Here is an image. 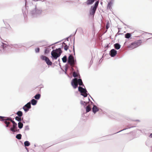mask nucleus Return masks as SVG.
<instances>
[{"mask_svg": "<svg viewBox=\"0 0 152 152\" xmlns=\"http://www.w3.org/2000/svg\"><path fill=\"white\" fill-rule=\"evenodd\" d=\"M131 36V34L130 33H127L125 35V37L126 38H129Z\"/></svg>", "mask_w": 152, "mask_h": 152, "instance_id": "25", "label": "nucleus"}, {"mask_svg": "<svg viewBox=\"0 0 152 152\" xmlns=\"http://www.w3.org/2000/svg\"><path fill=\"white\" fill-rule=\"evenodd\" d=\"M16 114L19 117H20L23 115V113L21 111H18Z\"/></svg>", "mask_w": 152, "mask_h": 152, "instance_id": "22", "label": "nucleus"}, {"mask_svg": "<svg viewBox=\"0 0 152 152\" xmlns=\"http://www.w3.org/2000/svg\"><path fill=\"white\" fill-rule=\"evenodd\" d=\"M117 54V51L114 49H112L110 51V54L112 57L115 56Z\"/></svg>", "mask_w": 152, "mask_h": 152, "instance_id": "11", "label": "nucleus"}, {"mask_svg": "<svg viewBox=\"0 0 152 152\" xmlns=\"http://www.w3.org/2000/svg\"><path fill=\"white\" fill-rule=\"evenodd\" d=\"M95 1V0H87L85 3L87 5L92 4Z\"/></svg>", "mask_w": 152, "mask_h": 152, "instance_id": "12", "label": "nucleus"}, {"mask_svg": "<svg viewBox=\"0 0 152 152\" xmlns=\"http://www.w3.org/2000/svg\"><path fill=\"white\" fill-rule=\"evenodd\" d=\"M71 85L74 89L76 88L78 86V81L77 78L73 79L71 82Z\"/></svg>", "mask_w": 152, "mask_h": 152, "instance_id": "5", "label": "nucleus"}, {"mask_svg": "<svg viewBox=\"0 0 152 152\" xmlns=\"http://www.w3.org/2000/svg\"><path fill=\"white\" fill-rule=\"evenodd\" d=\"M141 43V40H138L136 41L131 43L129 46V48L131 49H133L139 46Z\"/></svg>", "mask_w": 152, "mask_h": 152, "instance_id": "2", "label": "nucleus"}, {"mask_svg": "<svg viewBox=\"0 0 152 152\" xmlns=\"http://www.w3.org/2000/svg\"><path fill=\"white\" fill-rule=\"evenodd\" d=\"M68 62L72 67L74 66L75 62L74 58L72 55H70L69 56Z\"/></svg>", "mask_w": 152, "mask_h": 152, "instance_id": "3", "label": "nucleus"}, {"mask_svg": "<svg viewBox=\"0 0 152 152\" xmlns=\"http://www.w3.org/2000/svg\"><path fill=\"white\" fill-rule=\"evenodd\" d=\"M45 61L48 65H51L52 64V62L50 61V60L48 57L47 58V59Z\"/></svg>", "mask_w": 152, "mask_h": 152, "instance_id": "14", "label": "nucleus"}, {"mask_svg": "<svg viewBox=\"0 0 152 152\" xmlns=\"http://www.w3.org/2000/svg\"><path fill=\"white\" fill-rule=\"evenodd\" d=\"M109 24H107L106 25V28L107 29L108 28H109Z\"/></svg>", "mask_w": 152, "mask_h": 152, "instance_id": "34", "label": "nucleus"}, {"mask_svg": "<svg viewBox=\"0 0 152 152\" xmlns=\"http://www.w3.org/2000/svg\"><path fill=\"white\" fill-rule=\"evenodd\" d=\"M93 111L94 113H96V112L99 110V109L97 107L96 105H94L92 108Z\"/></svg>", "mask_w": 152, "mask_h": 152, "instance_id": "13", "label": "nucleus"}, {"mask_svg": "<svg viewBox=\"0 0 152 152\" xmlns=\"http://www.w3.org/2000/svg\"><path fill=\"white\" fill-rule=\"evenodd\" d=\"M73 75L74 77H76L77 76V75L75 72H73Z\"/></svg>", "mask_w": 152, "mask_h": 152, "instance_id": "31", "label": "nucleus"}, {"mask_svg": "<svg viewBox=\"0 0 152 152\" xmlns=\"http://www.w3.org/2000/svg\"><path fill=\"white\" fill-rule=\"evenodd\" d=\"M31 107V103L30 102H28L23 106V109L25 112L28 111L29 109Z\"/></svg>", "mask_w": 152, "mask_h": 152, "instance_id": "7", "label": "nucleus"}, {"mask_svg": "<svg viewBox=\"0 0 152 152\" xmlns=\"http://www.w3.org/2000/svg\"><path fill=\"white\" fill-rule=\"evenodd\" d=\"M78 91L81 93V95L85 97L87 96V91L86 89L83 88L82 87L79 86L78 87Z\"/></svg>", "mask_w": 152, "mask_h": 152, "instance_id": "4", "label": "nucleus"}, {"mask_svg": "<svg viewBox=\"0 0 152 152\" xmlns=\"http://www.w3.org/2000/svg\"><path fill=\"white\" fill-rule=\"evenodd\" d=\"M2 44L1 45V46L2 49L4 50L5 48H6L8 46V45L7 44L3 43H2Z\"/></svg>", "mask_w": 152, "mask_h": 152, "instance_id": "18", "label": "nucleus"}, {"mask_svg": "<svg viewBox=\"0 0 152 152\" xmlns=\"http://www.w3.org/2000/svg\"><path fill=\"white\" fill-rule=\"evenodd\" d=\"M7 120L11 121L13 124V125H17V123H16L14 121L12 120L11 118H7Z\"/></svg>", "mask_w": 152, "mask_h": 152, "instance_id": "17", "label": "nucleus"}, {"mask_svg": "<svg viewBox=\"0 0 152 152\" xmlns=\"http://www.w3.org/2000/svg\"><path fill=\"white\" fill-rule=\"evenodd\" d=\"M78 84L80 86L83 85L82 80L80 79H79L77 80Z\"/></svg>", "mask_w": 152, "mask_h": 152, "instance_id": "20", "label": "nucleus"}, {"mask_svg": "<svg viewBox=\"0 0 152 152\" xmlns=\"http://www.w3.org/2000/svg\"><path fill=\"white\" fill-rule=\"evenodd\" d=\"M17 125H13L12 127H11L10 130L13 132H15L17 131H18L19 130L17 129Z\"/></svg>", "mask_w": 152, "mask_h": 152, "instance_id": "9", "label": "nucleus"}, {"mask_svg": "<svg viewBox=\"0 0 152 152\" xmlns=\"http://www.w3.org/2000/svg\"><path fill=\"white\" fill-rule=\"evenodd\" d=\"M91 110L90 106L89 105H88L86 107V112H88Z\"/></svg>", "mask_w": 152, "mask_h": 152, "instance_id": "21", "label": "nucleus"}, {"mask_svg": "<svg viewBox=\"0 0 152 152\" xmlns=\"http://www.w3.org/2000/svg\"><path fill=\"white\" fill-rule=\"evenodd\" d=\"M22 135L20 134H17L16 136V138L18 140H20L21 138Z\"/></svg>", "mask_w": 152, "mask_h": 152, "instance_id": "27", "label": "nucleus"}, {"mask_svg": "<svg viewBox=\"0 0 152 152\" xmlns=\"http://www.w3.org/2000/svg\"><path fill=\"white\" fill-rule=\"evenodd\" d=\"M4 117H3L0 116V119H1V120L4 121V123L6 125V127H8L10 123V122L9 121H10L7 120V118L4 119Z\"/></svg>", "mask_w": 152, "mask_h": 152, "instance_id": "8", "label": "nucleus"}, {"mask_svg": "<svg viewBox=\"0 0 152 152\" xmlns=\"http://www.w3.org/2000/svg\"><path fill=\"white\" fill-rule=\"evenodd\" d=\"M18 127L20 129H21L23 128V124L21 122H19L18 123Z\"/></svg>", "mask_w": 152, "mask_h": 152, "instance_id": "24", "label": "nucleus"}, {"mask_svg": "<svg viewBox=\"0 0 152 152\" xmlns=\"http://www.w3.org/2000/svg\"><path fill=\"white\" fill-rule=\"evenodd\" d=\"M114 46L115 48L117 50L119 49L121 47L120 45L118 43L115 44L114 45Z\"/></svg>", "mask_w": 152, "mask_h": 152, "instance_id": "16", "label": "nucleus"}, {"mask_svg": "<svg viewBox=\"0 0 152 152\" xmlns=\"http://www.w3.org/2000/svg\"><path fill=\"white\" fill-rule=\"evenodd\" d=\"M62 53V51L60 48L56 49L55 50H53L51 52L52 57L55 59H56L57 58L60 56Z\"/></svg>", "mask_w": 152, "mask_h": 152, "instance_id": "1", "label": "nucleus"}, {"mask_svg": "<svg viewBox=\"0 0 152 152\" xmlns=\"http://www.w3.org/2000/svg\"><path fill=\"white\" fill-rule=\"evenodd\" d=\"M62 60L64 63H65L67 61V58L66 56H64L62 58Z\"/></svg>", "mask_w": 152, "mask_h": 152, "instance_id": "29", "label": "nucleus"}, {"mask_svg": "<svg viewBox=\"0 0 152 152\" xmlns=\"http://www.w3.org/2000/svg\"><path fill=\"white\" fill-rule=\"evenodd\" d=\"M47 57L43 56V55H42L40 56L42 60H45V61L47 59Z\"/></svg>", "mask_w": 152, "mask_h": 152, "instance_id": "28", "label": "nucleus"}, {"mask_svg": "<svg viewBox=\"0 0 152 152\" xmlns=\"http://www.w3.org/2000/svg\"><path fill=\"white\" fill-rule=\"evenodd\" d=\"M37 101L34 99H33L31 100V103L33 105H36L37 104Z\"/></svg>", "mask_w": 152, "mask_h": 152, "instance_id": "19", "label": "nucleus"}, {"mask_svg": "<svg viewBox=\"0 0 152 152\" xmlns=\"http://www.w3.org/2000/svg\"><path fill=\"white\" fill-rule=\"evenodd\" d=\"M81 103L83 105H84L85 104H86L85 102L83 101H81Z\"/></svg>", "mask_w": 152, "mask_h": 152, "instance_id": "33", "label": "nucleus"}, {"mask_svg": "<svg viewBox=\"0 0 152 152\" xmlns=\"http://www.w3.org/2000/svg\"><path fill=\"white\" fill-rule=\"evenodd\" d=\"M114 0H111L108 3L107 5V8L111 10L112 8V6L113 5Z\"/></svg>", "mask_w": 152, "mask_h": 152, "instance_id": "10", "label": "nucleus"}, {"mask_svg": "<svg viewBox=\"0 0 152 152\" xmlns=\"http://www.w3.org/2000/svg\"><path fill=\"white\" fill-rule=\"evenodd\" d=\"M39 48H37L35 49V51L37 53H38L39 51Z\"/></svg>", "mask_w": 152, "mask_h": 152, "instance_id": "32", "label": "nucleus"}, {"mask_svg": "<svg viewBox=\"0 0 152 152\" xmlns=\"http://www.w3.org/2000/svg\"><path fill=\"white\" fill-rule=\"evenodd\" d=\"M150 137H152V133L150 135Z\"/></svg>", "mask_w": 152, "mask_h": 152, "instance_id": "35", "label": "nucleus"}, {"mask_svg": "<svg viewBox=\"0 0 152 152\" xmlns=\"http://www.w3.org/2000/svg\"><path fill=\"white\" fill-rule=\"evenodd\" d=\"M24 144L25 146H28L30 145V142L28 141H26L24 142Z\"/></svg>", "mask_w": 152, "mask_h": 152, "instance_id": "26", "label": "nucleus"}, {"mask_svg": "<svg viewBox=\"0 0 152 152\" xmlns=\"http://www.w3.org/2000/svg\"><path fill=\"white\" fill-rule=\"evenodd\" d=\"M15 119L16 120L18 121H21V117L16 116L15 117Z\"/></svg>", "mask_w": 152, "mask_h": 152, "instance_id": "30", "label": "nucleus"}, {"mask_svg": "<svg viewBox=\"0 0 152 152\" xmlns=\"http://www.w3.org/2000/svg\"><path fill=\"white\" fill-rule=\"evenodd\" d=\"M99 1H97L93 7V8L91 11L90 13L91 15H94L96 9L97 7L98 6L99 4Z\"/></svg>", "mask_w": 152, "mask_h": 152, "instance_id": "6", "label": "nucleus"}, {"mask_svg": "<svg viewBox=\"0 0 152 152\" xmlns=\"http://www.w3.org/2000/svg\"><path fill=\"white\" fill-rule=\"evenodd\" d=\"M62 45L64 47V49L65 50H67L69 48V46H67L66 44L64 42L63 43Z\"/></svg>", "mask_w": 152, "mask_h": 152, "instance_id": "15", "label": "nucleus"}, {"mask_svg": "<svg viewBox=\"0 0 152 152\" xmlns=\"http://www.w3.org/2000/svg\"><path fill=\"white\" fill-rule=\"evenodd\" d=\"M41 95L39 94H36L34 97L35 99H39Z\"/></svg>", "mask_w": 152, "mask_h": 152, "instance_id": "23", "label": "nucleus"}]
</instances>
